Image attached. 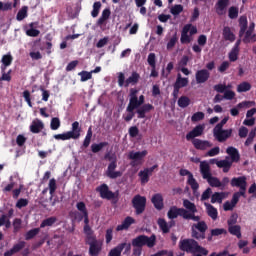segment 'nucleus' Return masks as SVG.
Here are the masks:
<instances>
[{"instance_id":"obj_1","label":"nucleus","mask_w":256,"mask_h":256,"mask_svg":"<svg viewBox=\"0 0 256 256\" xmlns=\"http://www.w3.org/2000/svg\"><path fill=\"white\" fill-rule=\"evenodd\" d=\"M180 251L185 253H201V255H209V251L200 246L194 239H183L179 241Z\"/></svg>"},{"instance_id":"obj_2","label":"nucleus","mask_w":256,"mask_h":256,"mask_svg":"<svg viewBox=\"0 0 256 256\" xmlns=\"http://www.w3.org/2000/svg\"><path fill=\"white\" fill-rule=\"evenodd\" d=\"M104 159L109 161L106 170V177H108V179H119V177H123V172L115 170L117 169V154L107 152L104 155Z\"/></svg>"},{"instance_id":"obj_3","label":"nucleus","mask_w":256,"mask_h":256,"mask_svg":"<svg viewBox=\"0 0 256 256\" xmlns=\"http://www.w3.org/2000/svg\"><path fill=\"white\" fill-rule=\"evenodd\" d=\"M79 137H81V126L78 121L72 123L71 131L54 135L57 141H69V139H79Z\"/></svg>"},{"instance_id":"obj_4","label":"nucleus","mask_w":256,"mask_h":256,"mask_svg":"<svg viewBox=\"0 0 256 256\" xmlns=\"http://www.w3.org/2000/svg\"><path fill=\"white\" fill-rule=\"evenodd\" d=\"M156 241L157 237L155 235H152L150 237L145 235H139L132 240V247H140L143 249V247L146 246L149 247V249H152V247H155Z\"/></svg>"},{"instance_id":"obj_5","label":"nucleus","mask_w":256,"mask_h":256,"mask_svg":"<svg viewBox=\"0 0 256 256\" xmlns=\"http://www.w3.org/2000/svg\"><path fill=\"white\" fill-rule=\"evenodd\" d=\"M193 35H197V26H193V24H186L181 32V43L183 45L191 43V41H193V38H191Z\"/></svg>"},{"instance_id":"obj_6","label":"nucleus","mask_w":256,"mask_h":256,"mask_svg":"<svg viewBox=\"0 0 256 256\" xmlns=\"http://www.w3.org/2000/svg\"><path fill=\"white\" fill-rule=\"evenodd\" d=\"M140 75L137 72H133L130 77L125 80V74L120 72L118 74L119 87H128L129 85H137L139 83Z\"/></svg>"},{"instance_id":"obj_7","label":"nucleus","mask_w":256,"mask_h":256,"mask_svg":"<svg viewBox=\"0 0 256 256\" xmlns=\"http://www.w3.org/2000/svg\"><path fill=\"white\" fill-rule=\"evenodd\" d=\"M97 193L100 194L101 199H107V201H111L119 199V192H113L109 190V186L107 184H102L96 188Z\"/></svg>"},{"instance_id":"obj_8","label":"nucleus","mask_w":256,"mask_h":256,"mask_svg":"<svg viewBox=\"0 0 256 256\" xmlns=\"http://www.w3.org/2000/svg\"><path fill=\"white\" fill-rule=\"evenodd\" d=\"M132 207L135 209L136 215H142L147 207V198L139 194L135 195L132 199Z\"/></svg>"},{"instance_id":"obj_9","label":"nucleus","mask_w":256,"mask_h":256,"mask_svg":"<svg viewBox=\"0 0 256 256\" xmlns=\"http://www.w3.org/2000/svg\"><path fill=\"white\" fill-rule=\"evenodd\" d=\"M189 85V78H182L181 73L177 74L176 81L173 85L174 89L172 92V96L174 101H177L179 98V91L183 89V87H187Z\"/></svg>"},{"instance_id":"obj_10","label":"nucleus","mask_w":256,"mask_h":256,"mask_svg":"<svg viewBox=\"0 0 256 256\" xmlns=\"http://www.w3.org/2000/svg\"><path fill=\"white\" fill-rule=\"evenodd\" d=\"M86 245H89L90 256H99L103 251V241L97 240V238H89V241H86Z\"/></svg>"},{"instance_id":"obj_11","label":"nucleus","mask_w":256,"mask_h":256,"mask_svg":"<svg viewBox=\"0 0 256 256\" xmlns=\"http://www.w3.org/2000/svg\"><path fill=\"white\" fill-rule=\"evenodd\" d=\"M147 150L141 152L130 151L128 154V159L131 160V167H138V165H143V159L147 157Z\"/></svg>"},{"instance_id":"obj_12","label":"nucleus","mask_w":256,"mask_h":256,"mask_svg":"<svg viewBox=\"0 0 256 256\" xmlns=\"http://www.w3.org/2000/svg\"><path fill=\"white\" fill-rule=\"evenodd\" d=\"M213 135L218 143H225L233 135V129H216L213 130Z\"/></svg>"},{"instance_id":"obj_13","label":"nucleus","mask_w":256,"mask_h":256,"mask_svg":"<svg viewBox=\"0 0 256 256\" xmlns=\"http://www.w3.org/2000/svg\"><path fill=\"white\" fill-rule=\"evenodd\" d=\"M186 214L187 210L185 208H177V206H172L167 213V217L168 219H177V217H183V219H185Z\"/></svg>"},{"instance_id":"obj_14","label":"nucleus","mask_w":256,"mask_h":256,"mask_svg":"<svg viewBox=\"0 0 256 256\" xmlns=\"http://www.w3.org/2000/svg\"><path fill=\"white\" fill-rule=\"evenodd\" d=\"M192 145L198 151H207L210 147H213V143L209 140L193 139Z\"/></svg>"},{"instance_id":"obj_15","label":"nucleus","mask_w":256,"mask_h":256,"mask_svg":"<svg viewBox=\"0 0 256 256\" xmlns=\"http://www.w3.org/2000/svg\"><path fill=\"white\" fill-rule=\"evenodd\" d=\"M203 131H205V126L199 124L195 128H193L190 132L186 134L187 141H193V139H197L195 137H201L203 135Z\"/></svg>"},{"instance_id":"obj_16","label":"nucleus","mask_w":256,"mask_h":256,"mask_svg":"<svg viewBox=\"0 0 256 256\" xmlns=\"http://www.w3.org/2000/svg\"><path fill=\"white\" fill-rule=\"evenodd\" d=\"M205 231H207V225H193L192 237L194 239H205Z\"/></svg>"},{"instance_id":"obj_17","label":"nucleus","mask_w":256,"mask_h":256,"mask_svg":"<svg viewBox=\"0 0 256 256\" xmlns=\"http://www.w3.org/2000/svg\"><path fill=\"white\" fill-rule=\"evenodd\" d=\"M136 113L138 115V119H145L147 113H150V111H153L155 107L153 104H142L140 107L136 108Z\"/></svg>"},{"instance_id":"obj_18","label":"nucleus","mask_w":256,"mask_h":256,"mask_svg":"<svg viewBox=\"0 0 256 256\" xmlns=\"http://www.w3.org/2000/svg\"><path fill=\"white\" fill-rule=\"evenodd\" d=\"M226 153L231 159L230 163H239V161H241V154H239V150L237 148L229 146L226 149Z\"/></svg>"},{"instance_id":"obj_19","label":"nucleus","mask_w":256,"mask_h":256,"mask_svg":"<svg viewBox=\"0 0 256 256\" xmlns=\"http://www.w3.org/2000/svg\"><path fill=\"white\" fill-rule=\"evenodd\" d=\"M195 77H196V83L202 84V83H207V81H209V77H211V74L209 73V70L202 69L196 72Z\"/></svg>"},{"instance_id":"obj_20","label":"nucleus","mask_w":256,"mask_h":256,"mask_svg":"<svg viewBox=\"0 0 256 256\" xmlns=\"http://www.w3.org/2000/svg\"><path fill=\"white\" fill-rule=\"evenodd\" d=\"M78 211L81 213V219H84L85 225H89V212L87 211V206L85 202H78L76 204Z\"/></svg>"},{"instance_id":"obj_21","label":"nucleus","mask_w":256,"mask_h":256,"mask_svg":"<svg viewBox=\"0 0 256 256\" xmlns=\"http://www.w3.org/2000/svg\"><path fill=\"white\" fill-rule=\"evenodd\" d=\"M231 187H238L240 189H243L244 187H247V177L240 176V177H234L230 181Z\"/></svg>"},{"instance_id":"obj_22","label":"nucleus","mask_w":256,"mask_h":256,"mask_svg":"<svg viewBox=\"0 0 256 256\" xmlns=\"http://www.w3.org/2000/svg\"><path fill=\"white\" fill-rule=\"evenodd\" d=\"M25 245H27L26 241H20L19 243L14 244L10 250L4 252V256H13L15 253H19V251L25 249Z\"/></svg>"},{"instance_id":"obj_23","label":"nucleus","mask_w":256,"mask_h":256,"mask_svg":"<svg viewBox=\"0 0 256 256\" xmlns=\"http://www.w3.org/2000/svg\"><path fill=\"white\" fill-rule=\"evenodd\" d=\"M43 129H45V124L43 123V121H41L40 119H35L32 121L30 125L31 133L37 134L40 131H43Z\"/></svg>"},{"instance_id":"obj_24","label":"nucleus","mask_w":256,"mask_h":256,"mask_svg":"<svg viewBox=\"0 0 256 256\" xmlns=\"http://www.w3.org/2000/svg\"><path fill=\"white\" fill-rule=\"evenodd\" d=\"M139 93V90L132 88L130 89V99H129V104L126 108V111H130L132 112L133 106L135 105V103H137V94Z\"/></svg>"},{"instance_id":"obj_25","label":"nucleus","mask_w":256,"mask_h":256,"mask_svg":"<svg viewBox=\"0 0 256 256\" xmlns=\"http://www.w3.org/2000/svg\"><path fill=\"white\" fill-rule=\"evenodd\" d=\"M155 209H157L158 211H161V209H163L164 207V204H163V195L157 193V194H154L152 196V199H151Z\"/></svg>"},{"instance_id":"obj_26","label":"nucleus","mask_w":256,"mask_h":256,"mask_svg":"<svg viewBox=\"0 0 256 256\" xmlns=\"http://www.w3.org/2000/svg\"><path fill=\"white\" fill-rule=\"evenodd\" d=\"M200 173L203 179H207L211 176V166L206 161L200 163Z\"/></svg>"},{"instance_id":"obj_27","label":"nucleus","mask_w":256,"mask_h":256,"mask_svg":"<svg viewBox=\"0 0 256 256\" xmlns=\"http://www.w3.org/2000/svg\"><path fill=\"white\" fill-rule=\"evenodd\" d=\"M227 159H229V157H226L225 160H219L217 162V167H219V169H223V173H229V170L231 167H233V162Z\"/></svg>"},{"instance_id":"obj_28","label":"nucleus","mask_w":256,"mask_h":256,"mask_svg":"<svg viewBox=\"0 0 256 256\" xmlns=\"http://www.w3.org/2000/svg\"><path fill=\"white\" fill-rule=\"evenodd\" d=\"M229 5V0H218L216 3V13L217 15H223L225 13V9Z\"/></svg>"},{"instance_id":"obj_29","label":"nucleus","mask_w":256,"mask_h":256,"mask_svg":"<svg viewBox=\"0 0 256 256\" xmlns=\"http://www.w3.org/2000/svg\"><path fill=\"white\" fill-rule=\"evenodd\" d=\"M222 35L225 41H230V43H233V41H235V34L231 31V28L228 26H225L223 28Z\"/></svg>"},{"instance_id":"obj_30","label":"nucleus","mask_w":256,"mask_h":256,"mask_svg":"<svg viewBox=\"0 0 256 256\" xmlns=\"http://www.w3.org/2000/svg\"><path fill=\"white\" fill-rule=\"evenodd\" d=\"M13 213H15V211L10 209L7 214L0 216V225H11V220L9 219L13 217Z\"/></svg>"},{"instance_id":"obj_31","label":"nucleus","mask_w":256,"mask_h":256,"mask_svg":"<svg viewBox=\"0 0 256 256\" xmlns=\"http://www.w3.org/2000/svg\"><path fill=\"white\" fill-rule=\"evenodd\" d=\"M229 234L234 235L237 237V239H241L242 234H241V226L239 225H230L228 228Z\"/></svg>"},{"instance_id":"obj_32","label":"nucleus","mask_w":256,"mask_h":256,"mask_svg":"<svg viewBox=\"0 0 256 256\" xmlns=\"http://www.w3.org/2000/svg\"><path fill=\"white\" fill-rule=\"evenodd\" d=\"M109 17H111V10L109 8H105L97 21V25H103V23H105Z\"/></svg>"},{"instance_id":"obj_33","label":"nucleus","mask_w":256,"mask_h":256,"mask_svg":"<svg viewBox=\"0 0 256 256\" xmlns=\"http://www.w3.org/2000/svg\"><path fill=\"white\" fill-rule=\"evenodd\" d=\"M91 139H93V127L92 126H90L88 128L87 134H86L85 139L83 141L84 149H87V147H89V145H91Z\"/></svg>"},{"instance_id":"obj_34","label":"nucleus","mask_w":256,"mask_h":256,"mask_svg":"<svg viewBox=\"0 0 256 256\" xmlns=\"http://www.w3.org/2000/svg\"><path fill=\"white\" fill-rule=\"evenodd\" d=\"M224 199H225L224 192H215L211 196V203H223Z\"/></svg>"},{"instance_id":"obj_35","label":"nucleus","mask_w":256,"mask_h":256,"mask_svg":"<svg viewBox=\"0 0 256 256\" xmlns=\"http://www.w3.org/2000/svg\"><path fill=\"white\" fill-rule=\"evenodd\" d=\"M184 219L195 221L197 225H205L203 221L200 222L201 218L199 216H195V213H189V211L187 210Z\"/></svg>"},{"instance_id":"obj_36","label":"nucleus","mask_w":256,"mask_h":256,"mask_svg":"<svg viewBox=\"0 0 256 256\" xmlns=\"http://www.w3.org/2000/svg\"><path fill=\"white\" fill-rule=\"evenodd\" d=\"M109 146V142L94 143L91 145L92 153H99L103 148Z\"/></svg>"},{"instance_id":"obj_37","label":"nucleus","mask_w":256,"mask_h":256,"mask_svg":"<svg viewBox=\"0 0 256 256\" xmlns=\"http://www.w3.org/2000/svg\"><path fill=\"white\" fill-rule=\"evenodd\" d=\"M183 207L190 211L189 213H197V206H195V203L191 202L190 200L184 199Z\"/></svg>"},{"instance_id":"obj_38","label":"nucleus","mask_w":256,"mask_h":256,"mask_svg":"<svg viewBox=\"0 0 256 256\" xmlns=\"http://www.w3.org/2000/svg\"><path fill=\"white\" fill-rule=\"evenodd\" d=\"M191 105V99L187 96H181L178 99V107H181V109H185Z\"/></svg>"},{"instance_id":"obj_39","label":"nucleus","mask_w":256,"mask_h":256,"mask_svg":"<svg viewBox=\"0 0 256 256\" xmlns=\"http://www.w3.org/2000/svg\"><path fill=\"white\" fill-rule=\"evenodd\" d=\"M39 231H41V229L39 228L29 230L28 232L25 233V240L31 241V239H34L35 237H37V235H39Z\"/></svg>"},{"instance_id":"obj_40","label":"nucleus","mask_w":256,"mask_h":256,"mask_svg":"<svg viewBox=\"0 0 256 256\" xmlns=\"http://www.w3.org/2000/svg\"><path fill=\"white\" fill-rule=\"evenodd\" d=\"M247 91H251V84L249 82H242L237 86L238 93H247Z\"/></svg>"},{"instance_id":"obj_41","label":"nucleus","mask_w":256,"mask_h":256,"mask_svg":"<svg viewBox=\"0 0 256 256\" xmlns=\"http://www.w3.org/2000/svg\"><path fill=\"white\" fill-rule=\"evenodd\" d=\"M138 177H140V181H141L142 185H145V183H149V177H151V176H150L149 172L144 169L138 173Z\"/></svg>"},{"instance_id":"obj_42","label":"nucleus","mask_w":256,"mask_h":256,"mask_svg":"<svg viewBox=\"0 0 256 256\" xmlns=\"http://www.w3.org/2000/svg\"><path fill=\"white\" fill-rule=\"evenodd\" d=\"M174 67H175V66H174L173 62H169V63L167 64V67H166L167 73H165V69H162L161 77H162L163 79H167V78L169 77V75H171V72L173 71Z\"/></svg>"},{"instance_id":"obj_43","label":"nucleus","mask_w":256,"mask_h":256,"mask_svg":"<svg viewBox=\"0 0 256 256\" xmlns=\"http://www.w3.org/2000/svg\"><path fill=\"white\" fill-rule=\"evenodd\" d=\"M207 182L209 183L210 187H221V180L217 177H213L212 175L206 178Z\"/></svg>"},{"instance_id":"obj_44","label":"nucleus","mask_w":256,"mask_h":256,"mask_svg":"<svg viewBox=\"0 0 256 256\" xmlns=\"http://www.w3.org/2000/svg\"><path fill=\"white\" fill-rule=\"evenodd\" d=\"M84 233L86 235V242L89 241V239H97L90 225L84 226Z\"/></svg>"},{"instance_id":"obj_45","label":"nucleus","mask_w":256,"mask_h":256,"mask_svg":"<svg viewBox=\"0 0 256 256\" xmlns=\"http://www.w3.org/2000/svg\"><path fill=\"white\" fill-rule=\"evenodd\" d=\"M228 17L229 19H237L239 17V8L236 6H232L228 9Z\"/></svg>"},{"instance_id":"obj_46","label":"nucleus","mask_w":256,"mask_h":256,"mask_svg":"<svg viewBox=\"0 0 256 256\" xmlns=\"http://www.w3.org/2000/svg\"><path fill=\"white\" fill-rule=\"evenodd\" d=\"M123 252V244H118L115 248L111 249L109 252V256H121Z\"/></svg>"},{"instance_id":"obj_47","label":"nucleus","mask_w":256,"mask_h":256,"mask_svg":"<svg viewBox=\"0 0 256 256\" xmlns=\"http://www.w3.org/2000/svg\"><path fill=\"white\" fill-rule=\"evenodd\" d=\"M188 185H190L192 191H197V189H199V183L195 180L193 174H190L188 177Z\"/></svg>"},{"instance_id":"obj_48","label":"nucleus","mask_w":256,"mask_h":256,"mask_svg":"<svg viewBox=\"0 0 256 256\" xmlns=\"http://www.w3.org/2000/svg\"><path fill=\"white\" fill-rule=\"evenodd\" d=\"M48 187L49 193L51 197H53V195H55V191H57V180H55V178L50 179Z\"/></svg>"},{"instance_id":"obj_49","label":"nucleus","mask_w":256,"mask_h":256,"mask_svg":"<svg viewBox=\"0 0 256 256\" xmlns=\"http://www.w3.org/2000/svg\"><path fill=\"white\" fill-rule=\"evenodd\" d=\"M228 57H229V61H231L232 63H235V61H237V59H239V49L232 48Z\"/></svg>"},{"instance_id":"obj_50","label":"nucleus","mask_w":256,"mask_h":256,"mask_svg":"<svg viewBox=\"0 0 256 256\" xmlns=\"http://www.w3.org/2000/svg\"><path fill=\"white\" fill-rule=\"evenodd\" d=\"M78 75L81 77L80 81H82V83H85V81H89V79H93L92 72H87L85 70L78 73Z\"/></svg>"},{"instance_id":"obj_51","label":"nucleus","mask_w":256,"mask_h":256,"mask_svg":"<svg viewBox=\"0 0 256 256\" xmlns=\"http://www.w3.org/2000/svg\"><path fill=\"white\" fill-rule=\"evenodd\" d=\"M59 127H61V120H59L58 117L52 118L50 122V129H52V131H57Z\"/></svg>"},{"instance_id":"obj_52","label":"nucleus","mask_w":256,"mask_h":256,"mask_svg":"<svg viewBox=\"0 0 256 256\" xmlns=\"http://www.w3.org/2000/svg\"><path fill=\"white\" fill-rule=\"evenodd\" d=\"M207 213L211 219H217V210L211 204H207Z\"/></svg>"},{"instance_id":"obj_53","label":"nucleus","mask_w":256,"mask_h":256,"mask_svg":"<svg viewBox=\"0 0 256 256\" xmlns=\"http://www.w3.org/2000/svg\"><path fill=\"white\" fill-rule=\"evenodd\" d=\"M99 11H101V3L100 2H94L93 10L91 12V16L94 17V18L99 17Z\"/></svg>"},{"instance_id":"obj_54","label":"nucleus","mask_w":256,"mask_h":256,"mask_svg":"<svg viewBox=\"0 0 256 256\" xmlns=\"http://www.w3.org/2000/svg\"><path fill=\"white\" fill-rule=\"evenodd\" d=\"M172 15H181L183 13V5L176 4L170 9Z\"/></svg>"},{"instance_id":"obj_55","label":"nucleus","mask_w":256,"mask_h":256,"mask_svg":"<svg viewBox=\"0 0 256 256\" xmlns=\"http://www.w3.org/2000/svg\"><path fill=\"white\" fill-rule=\"evenodd\" d=\"M203 119H205V113L203 112H196L191 117L192 123H197V121H203Z\"/></svg>"},{"instance_id":"obj_56","label":"nucleus","mask_w":256,"mask_h":256,"mask_svg":"<svg viewBox=\"0 0 256 256\" xmlns=\"http://www.w3.org/2000/svg\"><path fill=\"white\" fill-rule=\"evenodd\" d=\"M144 103H145V96L140 95L139 98H136V102L132 107V111H135V109H139V107H141V105H144Z\"/></svg>"},{"instance_id":"obj_57","label":"nucleus","mask_w":256,"mask_h":256,"mask_svg":"<svg viewBox=\"0 0 256 256\" xmlns=\"http://www.w3.org/2000/svg\"><path fill=\"white\" fill-rule=\"evenodd\" d=\"M27 17V7L24 6L22 7L21 10L18 11L16 19L17 21H23Z\"/></svg>"},{"instance_id":"obj_58","label":"nucleus","mask_w":256,"mask_h":256,"mask_svg":"<svg viewBox=\"0 0 256 256\" xmlns=\"http://www.w3.org/2000/svg\"><path fill=\"white\" fill-rule=\"evenodd\" d=\"M2 65H7L8 67L13 63V56L11 54H6L2 56Z\"/></svg>"},{"instance_id":"obj_59","label":"nucleus","mask_w":256,"mask_h":256,"mask_svg":"<svg viewBox=\"0 0 256 256\" xmlns=\"http://www.w3.org/2000/svg\"><path fill=\"white\" fill-rule=\"evenodd\" d=\"M147 62H148V64L150 65V67H151L152 69H155V68H156V56H155V53H150V54L148 55Z\"/></svg>"},{"instance_id":"obj_60","label":"nucleus","mask_w":256,"mask_h":256,"mask_svg":"<svg viewBox=\"0 0 256 256\" xmlns=\"http://www.w3.org/2000/svg\"><path fill=\"white\" fill-rule=\"evenodd\" d=\"M228 89H229V86L225 84L214 85V91H216L217 93H225Z\"/></svg>"},{"instance_id":"obj_61","label":"nucleus","mask_w":256,"mask_h":256,"mask_svg":"<svg viewBox=\"0 0 256 256\" xmlns=\"http://www.w3.org/2000/svg\"><path fill=\"white\" fill-rule=\"evenodd\" d=\"M252 105H255V102L253 101H243L237 104V109H245L248 107H252Z\"/></svg>"},{"instance_id":"obj_62","label":"nucleus","mask_w":256,"mask_h":256,"mask_svg":"<svg viewBox=\"0 0 256 256\" xmlns=\"http://www.w3.org/2000/svg\"><path fill=\"white\" fill-rule=\"evenodd\" d=\"M220 151L221 149L219 148V146H216L206 153V157H216V155H219Z\"/></svg>"},{"instance_id":"obj_63","label":"nucleus","mask_w":256,"mask_h":256,"mask_svg":"<svg viewBox=\"0 0 256 256\" xmlns=\"http://www.w3.org/2000/svg\"><path fill=\"white\" fill-rule=\"evenodd\" d=\"M128 133L130 137L135 138L137 135H139V128L137 126H131Z\"/></svg>"},{"instance_id":"obj_64","label":"nucleus","mask_w":256,"mask_h":256,"mask_svg":"<svg viewBox=\"0 0 256 256\" xmlns=\"http://www.w3.org/2000/svg\"><path fill=\"white\" fill-rule=\"evenodd\" d=\"M1 81H7L8 83L11 81V70L2 73V76L0 77V82Z\"/></svg>"}]
</instances>
